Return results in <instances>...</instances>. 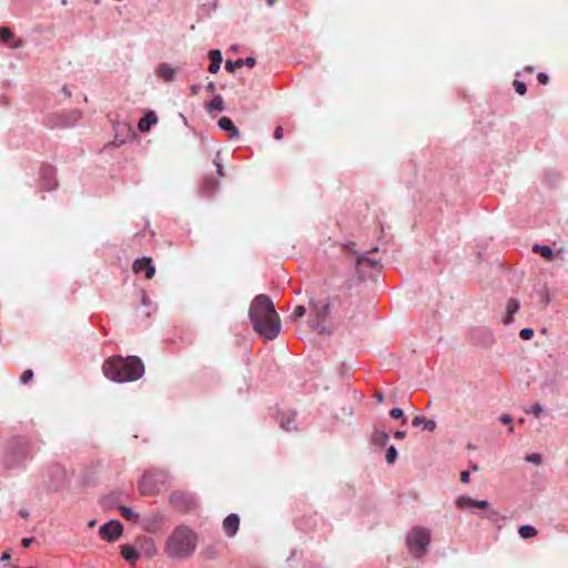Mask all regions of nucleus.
I'll list each match as a JSON object with an SVG mask.
<instances>
[{
	"label": "nucleus",
	"instance_id": "nucleus-27",
	"mask_svg": "<svg viewBox=\"0 0 568 568\" xmlns=\"http://www.w3.org/2000/svg\"><path fill=\"white\" fill-rule=\"evenodd\" d=\"M396 458H397V450L394 446H390L386 453V462H387V464H393L396 460Z\"/></svg>",
	"mask_w": 568,
	"mask_h": 568
},
{
	"label": "nucleus",
	"instance_id": "nucleus-47",
	"mask_svg": "<svg viewBox=\"0 0 568 568\" xmlns=\"http://www.w3.org/2000/svg\"><path fill=\"white\" fill-rule=\"evenodd\" d=\"M19 515H20L21 517H23V518H28V517H29V513H28V510H26V509H21V510L19 511Z\"/></svg>",
	"mask_w": 568,
	"mask_h": 568
},
{
	"label": "nucleus",
	"instance_id": "nucleus-25",
	"mask_svg": "<svg viewBox=\"0 0 568 568\" xmlns=\"http://www.w3.org/2000/svg\"><path fill=\"white\" fill-rule=\"evenodd\" d=\"M306 313V308L305 306L303 305H297L295 306L294 311L292 312V314L290 315V317L293 320V321H297L300 318H302Z\"/></svg>",
	"mask_w": 568,
	"mask_h": 568
},
{
	"label": "nucleus",
	"instance_id": "nucleus-22",
	"mask_svg": "<svg viewBox=\"0 0 568 568\" xmlns=\"http://www.w3.org/2000/svg\"><path fill=\"white\" fill-rule=\"evenodd\" d=\"M532 252L539 253L547 261H550L552 258V250L549 246L546 245H534Z\"/></svg>",
	"mask_w": 568,
	"mask_h": 568
},
{
	"label": "nucleus",
	"instance_id": "nucleus-15",
	"mask_svg": "<svg viewBox=\"0 0 568 568\" xmlns=\"http://www.w3.org/2000/svg\"><path fill=\"white\" fill-rule=\"evenodd\" d=\"M158 122V116L153 111H149L138 123L141 132H148L153 124Z\"/></svg>",
	"mask_w": 568,
	"mask_h": 568
},
{
	"label": "nucleus",
	"instance_id": "nucleus-16",
	"mask_svg": "<svg viewBox=\"0 0 568 568\" xmlns=\"http://www.w3.org/2000/svg\"><path fill=\"white\" fill-rule=\"evenodd\" d=\"M389 439V436L386 432L375 429L371 436V443L378 447H384Z\"/></svg>",
	"mask_w": 568,
	"mask_h": 568
},
{
	"label": "nucleus",
	"instance_id": "nucleus-14",
	"mask_svg": "<svg viewBox=\"0 0 568 568\" xmlns=\"http://www.w3.org/2000/svg\"><path fill=\"white\" fill-rule=\"evenodd\" d=\"M13 40V33L11 31L10 28L8 27H1L0 28V41L7 43L10 48H21L22 47V41L21 40H16L13 42H11Z\"/></svg>",
	"mask_w": 568,
	"mask_h": 568
},
{
	"label": "nucleus",
	"instance_id": "nucleus-4",
	"mask_svg": "<svg viewBox=\"0 0 568 568\" xmlns=\"http://www.w3.org/2000/svg\"><path fill=\"white\" fill-rule=\"evenodd\" d=\"M308 305L311 312L315 317L314 328L322 335H331L333 328H327L324 322L329 317L333 312H336L342 305V298L339 295L331 296L327 301H317L313 296L310 297Z\"/></svg>",
	"mask_w": 568,
	"mask_h": 568
},
{
	"label": "nucleus",
	"instance_id": "nucleus-50",
	"mask_svg": "<svg viewBox=\"0 0 568 568\" xmlns=\"http://www.w3.org/2000/svg\"><path fill=\"white\" fill-rule=\"evenodd\" d=\"M508 430H509L510 433H513V432H514V426H513V425H510Z\"/></svg>",
	"mask_w": 568,
	"mask_h": 568
},
{
	"label": "nucleus",
	"instance_id": "nucleus-10",
	"mask_svg": "<svg viewBox=\"0 0 568 568\" xmlns=\"http://www.w3.org/2000/svg\"><path fill=\"white\" fill-rule=\"evenodd\" d=\"M133 271L135 273L144 272L146 278H152L155 274V268L150 257L139 258L133 263Z\"/></svg>",
	"mask_w": 568,
	"mask_h": 568
},
{
	"label": "nucleus",
	"instance_id": "nucleus-17",
	"mask_svg": "<svg viewBox=\"0 0 568 568\" xmlns=\"http://www.w3.org/2000/svg\"><path fill=\"white\" fill-rule=\"evenodd\" d=\"M209 57L211 59V63L209 65V71L211 73H216L221 67L222 54L219 50H212V51H210Z\"/></svg>",
	"mask_w": 568,
	"mask_h": 568
},
{
	"label": "nucleus",
	"instance_id": "nucleus-29",
	"mask_svg": "<svg viewBox=\"0 0 568 568\" xmlns=\"http://www.w3.org/2000/svg\"><path fill=\"white\" fill-rule=\"evenodd\" d=\"M525 460L535 465H540L541 456L539 454H530L526 456Z\"/></svg>",
	"mask_w": 568,
	"mask_h": 568
},
{
	"label": "nucleus",
	"instance_id": "nucleus-7",
	"mask_svg": "<svg viewBox=\"0 0 568 568\" xmlns=\"http://www.w3.org/2000/svg\"><path fill=\"white\" fill-rule=\"evenodd\" d=\"M170 501L175 508L182 511H190L196 507L195 499L184 491H174L170 496Z\"/></svg>",
	"mask_w": 568,
	"mask_h": 568
},
{
	"label": "nucleus",
	"instance_id": "nucleus-26",
	"mask_svg": "<svg viewBox=\"0 0 568 568\" xmlns=\"http://www.w3.org/2000/svg\"><path fill=\"white\" fill-rule=\"evenodd\" d=\"M513 85H514L515 91L519 95H524L527 91L526 84L519 80H514Z\"/></svg>",
	"mask_w": 568,
	"mask_h": 568
},
{
	"label": "nucleus",
	"instance_id": "nucleus-5",
	"mask_svg": "<svg viewBox=\"0 0 568 568\" xmlns=\"http://www.w3.org/2000/svg\"><path fill=\"white\" fill-rule=\"evenodd\" d=\"M430 544V530L423 527H415L407 535V545L413 556L420 558Z\"/></svg>",
	"mask_w": 568,
	"mask_h": 568
},
{
	"label": "nucleus",
	"instance_id": "nucleus-11",
	"mask_svg": "<svg viewBox=\"0 0 568 568\" xmlns=\"http://www.w3.org/2000/svg\"><path fill=\"white\" fill-rule=\"evenodd\" d=\"M225 535L230 538L234 537L239 531L240 517L236 514H230L222 524Z\"/></svg>",
	"mask_w": 568,
	"mask_h": 568
},
{
	"label": "nucleus",
	"instance_id": "nucleus-40",
	"mask_svg": "<svg viewBox=\"0 0 568 568\" xmlns=\"http://www.w3.org/2000/svg\"><path fill=\"white\" fill-rule=\"evenodd\" d=\"M33 540H34L33 538H23L22 546L27 548L33 542Z\"/></svg>",
	"mask_w": 568,
	"mask_h": 568
},
{
	"label": "nucleus",
	"instance_id": "nucleus-45",
	"mask_svg": "<svg viewBox=\"0 0 568 568\" xmlns=\"http://www.w3.org/2000/svg\"><path fill=\"white\" fill-rule=\"evenodd\" d=\"M206 89H207V91H210V92H214V90H215V84H214L213 82H210V83L206 85Z\"/></svg>",
	"mask_w": 568,
	"mask_h": 568
},
{
	"label": "nucleus",
	"instance_id": "nucleus-23",
	"mask_svg": "<svg viewBox=\"0 0 568 568\" xmlns=\"http://www.w3.org/2000/svg\"><path fill=\"white\" fill-rule=\"evenodd\" d=\"M224 110V101L221 95H215L210 104L207 105V111H223Z\"/></svg>",
	"mask_w": 568,
	"mask_h": 568
},
{
	"label": "nucleus",
	"instance_id": "nucleus-49",
	"mask_svg": "<svg viewBox=\"0 0 568 568\" xmlns=\"http://www.w3.org/2000/svg\"><path fill=\"white\" fill-rule=\"evenodd\" d=\"M275 3V0H267L268 6H273Z\"/></svg>",
	"mask_w": 568,
	"mask_h": 568
},
{
	"label": "nucleus",
	"instance_id": "nucleus-21",
	"mask_svg": "<svg viewBox=\"0 0 568 568\" xmlns=\"http://www.w3.org/2000/svg\"><path fill=\"white\" fill-rule=\"evenodd\" d=\"M518 534L523 539H529L537 536V529L530 525L520 526Z\"/></svg>",
	"mask_w": 568,
	"mask_h": 568
},
{
	"label": "nucleus",
	"instance_id": "nucleus-1",
	"mask_svg": "<svg viewBox=\"0 0 568 568\" xmlns=\"http://www.w3.org/2000/svg\"><path fill=\"white\" fill-rule=\"evenodd\" d=\"M250 318L254 331L267 341L281 333V318L270 296L260 294L251 303Z\"/></svg>",
	"mask_w": 568,
	"mask_h": 568
},
{
	"label": "nucleus",
	"instance_id": "nucleus-31",
	"mask_svg": "<svg viewBox=\"0 0 568 568\" xmlns=\"http://www.w3.org/2000/svg\"><path fill=\"white\" fill-rule=\"evenodd\" d=\"M389 416L394 419H399L404 417V412L400 408H393L389 412Z\"/></svg>",
	"mask_w": 568,
	"mask_h": 568
},
{
	"label": "nucleus",
	"instance_id": "nucleus-39",
	"mask_svg": "<svg viewBox=\"0 0 568 568\" xmlns=\"http://www.w3.org/2000/svg\"><path fill=\"white\" fill-rule=\"evenodd\" d=\"M215 165H216L217 174H219L220 176H224V175H225V173H224V171H223V166H222V164H220L219 162H216V161H215Z\"/></svg>",
	"mask_w": 568,
	"mask_h": 568
},
{
	"label": "nucleus",
	"instance_id": "nucleus-48",
	"mask_svg": "<svg viewBox=\"0 0 568 568\" xmlns=\"http://www.w3.org/2000/svg\"><path fill=\"white\" fill-rule=\"evenodd\" d=\"M10 558H11V556L8 552L2 554V556H1L2 561L9 560Z\"/></svg>",
	"mask_w": 568,
	"mask_h": 568
},
{
	"label": "nucleus",
	"instance_id": "nucleus-54",
	"mask_svg": "<svg viewBox=\"0 0 568 568\" xmlns=\"http://www.w3.org/2000/svg\"><path fill=\"white\" fill-rule=\"evenodd\" d=\"M63 92L67 93V95H70V92H68L67 89H63Z\"/></svg>",
	"mask_w": 568,
	"mask_h": 568
},
{
	"label": "nucleus",
	"instance_id": "nucleus-38",
	"mask_svg": "<svg viewBox=\"0 0 568 568\" xmlns=\"http://www.w3.org/2000/svg\"><path fill=\"white\" fill-rule=\"evenodd\" d=\"M500 422L503 424H511V417L507 414L500 416Z\"/></svg>",
	"mask_w": 568,
	"mask_h": 568
},
{
	"label": "nucleus",
	"instance_id": "nucleus-53",
	"mask_svg": "<svg viewBox=\"0 0 568 568\" xmlns=\"http://www.w3.org/2000/svg\"><path fill=\"white\" fill-rule=\"evenodd\" d=\"M63 92L67 93V95H70V92H68L67 89H63Z\"/></svg>",
	"mask_w": 568,
	"mask_h": 568
},
{
	"label": "nucleus",
	"instance_id": "nucleus-35",
	"mask_svg": "<svg viewBox=\"0 0 568 568\" xmlns=\"http://www.w3.org/2000/svg\"><path fill=\"white\" fill-rule=\"evenodd\" d=\"M283 136H284L283 128L282 126H276L275 130H274V138L276 140H282Z\"/></svg>",
	"mask_w": 568,
	"mask_h": 568
},
{
	"label": "nucleus",
	"instance_id": "nucleus-8",
	"mask_svg": "<svg viewBox=\"0 0 568 568\" xmlns=\"http://www.w3.org/2000/svg\"><path fill=\"white\" fill-rule=\"evenodd\" d=\"M99 534L102 539L114 541L123 534V526L118 520H111L100 527Z\"/></svg>",
	"mask_w": 568,
	"mask_h": 568
},
{
	"label": "nucleus",
	"instance_id": "nucleus-3",
	"mask_svg": "<svg viewBox=\"0 0 568 568\" xmlns=\"http://www.w3.org/2000/svg\"><path fill=\"white\" fill-rule=\"evenodd\" d=\"M197 534L185 525L176 526L165 541L164 550L170 558L185 559L197 548Z\"/></svg>",
	"mask_w": 568,
	"mask_h": 568
},
{
	"label": "nucleus",
	"instance_id": "nucleus-42",
	"mask_svg": "<svg viewBox=\"0 0 568 568\" xmlns=\"http://www.w3.org/2000/svg\"><path fill=\"white\" fill-rule=\"evenodd\" d=\"M200 88H201V87H200L199 84H194V85H192V87L190 88V91H191V93H192L193 95H195V94H197V93H199Z\"/></svg>",
	"mask_w": 568,
	"mask_h": 568
},
{
	"label": "nucleus",
	"instance_id": "nucleus-12",
	"mask_svg": "<svg viewBox=\"0 0 568 568\" xmlns=\"http://www.w3.org/2000/svg\"><path fill=\"white\" fill-rule=\"evenodd\" d=\"M217 125L220 126V129H222L229 133L230 139H239L240 138V131L234 125L233 121L230 118L222 116L219 120Z\"/></svg>",
	"mask_w": 568,
	"mask_h": 568
},
{
	"label": "nucleus",
	"instance_id": "nucleus-24",
	"mask_svg": "<svg viewBox=\"0 0 568 568\" xmlns=\"http://www.w3.org/2000/svg\"><path fill=\"white\" fill-rule=\"evenodd\" d=\"M119 510L126 520L134 521L138 519V515L126 506H120Z\"/></svg>",
	"mask_w": 568,
	"mask_h": 568
},
{
	"label": "nucleus",
	"instance_id": "nucleus-34",
	"mask_svg": "<svg viewBox=\"0 0 568 568\" xmlns=\"http://www.w3.org/2000/svg\"><path fill=\"white\" fill-rule=\"evenodd\" d=\"M424 428L429 432H434L436 428V422L433 419L425 420Z\"/></svg>",
	"mask_w": 568,
	"mask_h": 568
},
{
	"label": "nucleus",
	"instance_id": "nucleus-37",
	"mask_svg": "<svg viewBox=\"0 0 568 568\" xmlns=\"http://www.w3.org/2000/svg\"><path fill=\"white\" fill-rule=\"evenodd\" d=\"M424 423H425V418H424V417H422V416H415V417L413 418V420H412V424H413L414 426H419V425H422V424L424 425Z\"/></svg>",
	"mask_w": 568,
	"mask_h": 568
},
{
	"label": "nucleus",
	"instance_id": "nucleus-33",
	"mask_svg": "<svg viewBox=\"0 0 568 568\" xmlns=\"http://www.w3.org/2000/svg\"><path fill=\"white\" fill-rule=\"evenodd\" d=\"M537 80L540 84L546 85L549 82V77L546 73L540 72L537 74Z\"/></svg>",
	"mask_w": 568,
	"mask_h": 568
},
{
	"label": "nucleus",
	"instance_id": "nucleus-28",
	"mask_svg": "<svg viewBox=\"0 0 568 568\" xmlns=\"http://www.w3.org/2000/svg\"><path fill=\"white\" fill-rule=\"evenodd\" d=\"M535 332L532 328H529V327H526V328H523L520 332H519V336L521 339H525V341H528L530 339L532 336H534Z\"/></svg>",
	"mask_w": 568,
	"mask_h": 568
},
{
	"label": "nucleus",
	"instance_id": "nucleus-52",
	"mask_svg": "<svg viewBox=\"0 0 568 568\" xmlns=\"http://www.w3.org/2000/svg\"><path fill=\"white\" fill-rule=\"evenodd\" d=\"M63 92L67 93V95H70V92H68L67 89H63Z\"/></svg>",
	"mask_w": 568,
	"mask_h": 568
},
{
	"label": "nucleus",
	"instance_id": "nucleus-51",
	"mask_svg": "<svg viewBox=\"0 0 568 568\" xmlns=\"http://www.w3.org/2000/svg\"><path fill=\"white\" fill-rule=\"evenodd\" d=\"M94 525H95V521H94V520H92V521L89 524V526H90V527H92V526H94Z\"/></svg>",
	"mask_w": 568,
	"mask_h": 568
},
{
	"label": "nucleus",
	"instance_id": "nucleus-2",
	"mask_svg": "<svg viewBox=\"0 0 568 568\" xmlns=\"http://www.w3.org/2000/svg\"><path fill=\"white\" fill-rule=\"evenodd\" d=\"M102 371L109 379L126 383L139 379L144 374V365L136 356H112L104 361Z\"/></svg>",
	"mask_w": 568,
	"mask_h": 568
},
{
	"label": "nucleus",
	"instance_id": "nucleus-6",
	"mask_svg": "<svg viewBox=\"0 0 568 568\" xmlns=\"http://www.w3.org/2000/svg\"><path fill=\"white\" fill-rule=\"evenodd\" d=\"M166 474L160 470L149 471L139 481V490L142 495H154L165 484Z\"/></svg>",
	"mask_w": 568,
	"mask_h": 568
},
{
	"label": "nucleus",
	"instance_id": "nucleus-9",
	"mask_svg": "<svg viewBox=\"0 0 568 568\" xmlns=\"http://www.w3.org/2000/svg\"><path fill=\"white\" fill-rule=\"evenodd\" d=\"M456 506L459 509H466L470 506L477 507L479 509H486L489 510V514L487 515V518H491L493 516H496L497 513L494 510H490V504L487 500H476L468 496H459L456 501Z\"/></svg>",
	"mask_w": 568,
	"mask_h": 568
},
{
	"label": "nucleus",
	"instance_id": "nucleus-13",
	"mask_svg": "<svg viewBox=\"0 0 568 568\" xmlns=\"http://www.w3.org/2000/svg\"><path fill=\"white\" fill-rule=\"evenodd\" d=\"M255 64H256V60L252 57H248L246 59H237L235 61L227 60L225 63V69L229 72H234L235 69L242 68L243 65L253 68Z\"/></svg>",
	"mask_w": 568,
	"mask_h": 568
},
{
	"label": "nucleus",
	"instance_id": "nucleus-20",
	"mask_svg": "<svg viewBox=\"0 0 568 568\" xmlns=\"http://www.w3.org/2000/svg\"><path fill=\"white\" fill-rule=\"evenodd\" d=\"M158 73L166 81H172L175 77V70L169 64H161Z\"/></svg>",
	"mask_w": 568,
	"mask_h": 568
},
{
	"label": "nucleus",
	"instance_id": "nucleus-18",
	"mask_svg": "<svg viewBox=\"0 0 568 568\" xmlns=\"http://www.w3.org/2000/svg\"><path fill=\"white\" fill-rule=\"evenodd\" d=\"M121 556L129 562L134 564V561L139 558V552L130 545H122L121 547Z\"/></svg>",
	"mask_w": 568,
	"mask_h": 568
},
{
	"label": "nucleus",
	"instance_id": "nucleus-19",
	"mask_svg": "<svg viewBox=\"0 0 568 568\" xmlns=\"http://www.w3.org/2000/svg\"><path fill=\"white\" fill-rule=\"evenodd\" d=\"M519 308V302L516 298H509L507 302V316L504 320L505 324H509L513 322L514 314Z\"/></svg>",
	"mask_w": 568,
	"mask_h": 568
},
{
	"label": "nucleus",
	"instance_id": "nucleus-41",
	"mask_svg": "<svg viewBox=\"0 0 568 568\" xmlns=\"http://www.w3.org/2000/svg\"><path fill=\"white\" fill-rule=\"evenodd\" d=\"M406 436V433L404 430H397L395 432L394 434V437L397 438V439H402Z\"/></svg>",
	"mask_w": 568,
	"mask_h": 568
},
{
	"label": "nucleus",
	"instance_id": "nucleus-30",
	"mask_svg": "<svg viewBox=\"0 0 568 568\" xmlns=\"http://www.w3.org/2000/svg\"><path fill=\"white\" fill-rule=\"evenodd\" d=\"M32 377H33V371L32 369H27L20 376V381H21V383L27 384L29 381L32 379Z\"/></svg>",
	"mask_w": 568,
	"mask_h": 568
},
{
	"label": "nucleus",
	"instance_id": "nucleus-32",
	"mask_svg": "<svg viewBox=\"0 0 568 568\" xmlns=\"http://www.w3.org/2000/svg\"><path fill=\"white\" fill-rule=\"evenodd\" d=\"M529 413L534 414L536 417H539L542 413V406L539 403H536L529 410Z\"/></svg>",
	"mask_w": 568,
	"mask_h": 568
},
{
	"label": "nucleus",
	"instance_id": "nucleus-36",
	"mask_svg": "<svg viewBox=\"0 0 568 568\" xmlns=\"http://www.w3.org/2000/svg\"><path fill=\"white\" fill-rule=\"evenodd\" d=\"M470 480V474L468 470L462 471L460 474V481L464 484H468Z\"/></svg>",
	"mask_w": 568,
	"mask_h": 568
},
{
	"label": "nucleus",
	"instance_id": "nucleus-46",
	"mask_svg": "<svg viewBox=\"0 0 568 568\" xmlns=\"http://www.w3.org/2000/svg\"><path fill=\"white\" fill-rule=\"evenodd\" d=\"M375 397H376L377 402H379V403H382V402L384 400V396H383V394H382V393H379V392H377V393L375 394Z\"/></svg>",
	"mask_w": 568,
	"mask_h": 568
},
{
	"label": "nucleus",
	"instance_id": "nucleus-43",
	"mask_svg": "<svg viewBox=\"0 0 568 568\" xmlns=\"http://www.w3.org/2000/svg\"><path fill=\"white\" fill-rule=\"evenodd\" d=\"M364 261H368L369 263H373V261L366 258L365 256L361 255L357 257V264H362Z\"/></svg>",
	"mask_w": 568,
	"mask_h": 568
},
{
	"label": "nucleus",
	"instance_id": "nucleus-44",
	"mask_svg": "<svg viewBox=\"0 0 568 568\" xmlns=\"http://www.w3.org/2000/svg\"><path fill=\"white\" fill-rule=\"evenodd\" d=\"M149 544H150V548H151L150 549V555H154L155 551H156L155 546H154L152 540H149Z\"/></svg>",
	"mask_w": 568,
	"mask_h": 568
}]
</instances>
